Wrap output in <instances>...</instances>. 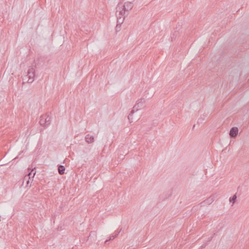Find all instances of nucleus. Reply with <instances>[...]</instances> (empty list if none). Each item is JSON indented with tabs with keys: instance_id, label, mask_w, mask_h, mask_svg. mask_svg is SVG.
Masks as SVG:
<instances>
[{
	"instance_id": "6e6552de",
	"label": "nucleus",
	"mask_w": 249,
	"mask_h": 249,
	"mask_svg": "<svg viewBox=\"0 0 249 249\" xmlns=\"http://www.w3.org/2000/svg\"><path fill=\"white\" fill-rule=\"evenodd\" d=\"M85 141L88 143H91L94 142V137L89 134L86 135Z\"/></svg>"
},
{
	"instance_id": "f257e3e1",
	"label": "nucleus",
	"mask_w": 249,
	"mask_h": 249,
	"mask_svg": "<svg viewBox=\"0 0 249 249\" xmlns=\"http://www.w3.org/2000/svg\"><path fill=\"white\" fill-rule=\"evenodd\" d=\"M133 3L131 2L126 1L124 4L120 2L116 6V14L127 16V12L133 8Z\"/></svg>"
},
{
	"instance_id": "1a4fd4ad",
	"label": "nucleus",
	"mask_w": 249,
	"mask_h": 249,
	"mask_svg": "<svg viewBox=\"0 0 249 249\" xmlns=\"http://www.w3.org/2000/svg\"><path fill=\"white\" fill-rule=\"evenodd\" d=\"M214 200V196L213 195L211 196L208 198L205 199L202 202H206L207 204H211L212 203Z\"/></svg>"
},
{
	"instance_id": "4468645a",
	"label": "nucleus",
	"mask_w": 249,
	"mask_h": 249,
	"mask_svg": "<svg viewBox=\"0 0 249 249\" xmlns=\"http://www.w3.org/2000/svg\"><path fill=\"white\" fill-rule=\"evenodd\" d=\"M35 175V172L33 173V176H32V178H33Z\"/></svg>"
},
{
	"instance_id": "ddd939ff",
	"label": "nucleus",
	"mask_w": 249,
	"mask_h": 249,
	"mask_svg": "<svg viewBox=\"0 0 249 249\" xmlns=\"http://www.w3.org/2000/svg\"><path fill=\"white\" fill-rule=\"evenodd\" d=\"M209 204H207V203H206V202H200V207H204L206 205H208Z\"/></svg>"
},
{
	"instance_id": "20e7f679",
	"label": "nucleus",
	"mask_w": 249,
	"mask_h": 249,
	"mask_svg": "<svg viewBox=\"0 0 249 249\" xmlns=\"http://www.w3.org/2000/svg\"><path fill=\"white\" fill-rule=\"evenodd\" d=\"M127 16H121L119 14H116V17H117V24H116V30H118L120 27H121V24L124 22V20L125 17Z\"/></svg>"
},
{
	"instance_id": "9b49d317",
	"label": "nucleus",
	"mask_w": 249,
	"mask_h": 249,
	"mask_svg": "<svg viewBox=\"0 0 249 249\" xmlns=\"http://www.w3.org/2000/svg\"><path fill=\"white\" fill-rule=\"evenodd\" d=\"M65 167L63 165H59L58 168V174L60 175H62L64 174Z\"/></svg>"
},
{
	"instance_id": "7ed1b4c3",
	"label": "nucleus",
	"mask_w": 249,
	"mask_h": 249,
	"mask_svg": "<svg viewBox=\"0 0 249 249\" xmlns=\"http://www.w3.org/2000/svg\"><path fill=\"white\" fill-rule=\"evenodd\" d=\"M51 118L48 115H42L39 119V124L40 125L48 126L50 124Z\"/></svg>"
},
{
	"instance_id": "0eeeda50",
	"label": "nucleus",
	"mask_w": 249,
	"mask_h": 249,
	"mask_svg": "<svg viewBox=\"0 0 249 249\" xmlns=\"http://www.w3.org/2000/svg\"><path fill=\"white\" fill-rule=\"evenodd\" d=\"M238 133V128L237 127H232L230 131V135L231 138H235Z\"/></svg>"
},
{
	"instance_id": "423d86ee",
	"label": "nucleus",
	"mask_w": 249,
	"mask_h": 249,
	"mask_svg": "<svg viewBox=\"0 0 249 249\" xmlns=\"http://www.w3.org/2000/svg\"><path fill=\"white\" fill-rule=\"evenodd\" d=\"M34 171V170H31L30 173H29L28 175H25V177H24V179H23V184H25L26 186H28L29 184V180L30 179V176H31L32 172Z\"/></svg>"
},
{
	"instance_id": "f03ea898",
	"label": "nucleus",
	"mask_w": 249,
	"mask_h": 249,
	"mask_svg": "<svg viewBox=\"0 0 249 249\" xmlns=\"http://www.w3.org/2000/svg\"><path fill=\"white\" fill-rule=\"evenodd\" d=\"M145 103V100L143 98H141L139 99L137 101V104H135V106L133 107V109L129 113V116H128V119H129V122H132V120L133 118H132V116H133V114L140 109L142 107L144 106V104Z\"/></svg>"
},
{
	"instance_id": "f8f14e48",
	"label": "nucleus",
	"mask_w": 249,
	"mask_h": 249,
	"mask_svg": "<svg viewBox=\"0 0 249 249\" xmlns=\"http://www.w3.org/2000/svg\"><path fill=\"white\" fill-rule=\"evenodd\" d=\"M236 195H234L232 196L231 197H230V202H231L232 204H233L235 203V201H236Z\"/></svg>"
},
{
	"instance_id": "39448f33",
	"label": "nucleus",
	"mask_w": 249,
	"mask_h": 249,
	"mask_svg": "<svg viewBox=\"0 0 249 249\" xmlns=\"http://www.w3.org/2000/svg\"><path fill=\"white\" fill-rule=\"evenodd\" d=\"M35 69L33 68L29 69L28 74H27V76H28L29 83H31L34 81V78L35 77Z\"/></svg>"
},
{
	"instance_id": "9d476101",
	"label": "nucleus",
	"mask_w": 249,
	"mask_h": 249,
	"mask_svg": "<svg viewBox=\"0 0 249 249\" xmlns=\"http://www.w3.org/2000/svg\"><path fill=\"white\" fill-rule=\"evenodd\" d=\"M121 231V230H120V231H116V232H115V234L110 236V238H109L108 240H106L105 243H107V242L108 241H111V240H113L117 236H118V235H119V234Z\"/></svg>"
}]
</instances>
